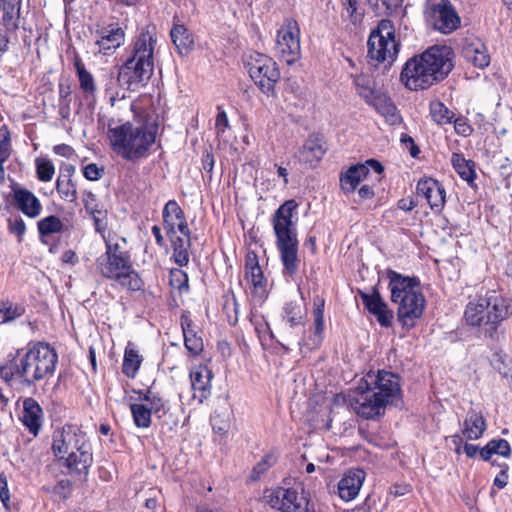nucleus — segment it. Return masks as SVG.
Segmentation results:
<instances>
[{"instance_id":"obj_1","label":"nucleus","mask_w":512,"mask_h":512,"mask_svg":"<svg viewBox=\"0 0 512 512\" xmlns=\"http://www.w3.org/2000/svg\"><path fill=\"white\" fill-rule=\"evenodd\" d=\"M136 113V108L132 105ZM137 125L131 122L108 124V138L112 150L121 158L135 161L145 158L155 143L158 132L157 116L148 111L135 114Z\"/></svg>"},{"instance_id":"obj_2","label":"nucleus","mask_w":512,"mask_h":512,"mask_svg":"<svg viewBox=\"0 0 512 512\" xmlns=\"http://www.w3.org/2000/svg\"><path fill=\"white\" fill-rule=\"evenodd\" d=\"M58 363L56 350L48 343L29 344L26 351H17L9 364L0 366V377L10 383L18 381L23 387H32L37 382L54 375Z\"/></svg>"},{"instance_id":"obj_3","label":"nucleus","mask_w":512,"mask_h":512,"mask_svg":"<svg viewBox=\"0 0 512 512\" xmlns=\"http://www.w3.org/2000/svg\"><path fill=\"white\" fill-rule=\"evenodd\" d=\"M512 316V299L496 291H486L471 299L464 310L465 323L479 329L484 340L498 342L501 324Z\"/></svg>"},{"instance_id":"obj_4","label":"nucleus","mask_w":512,"mask_h":512,"mask_svg":"<svg viewBox=\"0 0 512 512\" xmlns=\"http://www.w3.org/2000/svg\"><path fill=\"white\" fill-rule=\"evenodd\" d=\"M451 49L433 46L409 59L400 74L401 82L410 90H423L442 81L451 72Z\"/></svg>"},{"instance_id":"obj_5","label":"nucleus","mask_w":512,"mask_h":512,"mask_svg":"<svg viewBox=\"0 0 512 512\" xmlns=\"http://www.w3.org/2000/svg\"><path fill=\"white\" fill-rule=\"evenodd\" d=\"M104 240L106 251L97 260L100 274L116 282L123 289L141 290L143 281L133 268L126 238L110 233Z\"/></svg>"},{"instance_id":"obj_6","label":"nucleus","mask_w":512,"mask_h":512,"mask_svg":"<svg viewBox=\"0 0 512 512\" xmlns=\"http://www.w3.org/2000/svg\"><path fill=\"white\" fill-rule=\"evenodd\" d=\"M298 204L295 200L285 201L274 213L273 229L276 235V247L283 265V275L294 279L300 267L298 239L292 216Z\"/></svg>"},{"instance_id":"obj_7","label":"nucleus","mask_w":512,"mask_h":512,"mask_svg":"<svg viewBox=\"0 0 512 512\" xmlns=\"http://www.w3.org/2000/svg\"><path fill=\"white\" fill-rule=\"evenodd\" d=\"M52 451L70 473H87L93 462L91 444L84 431L75 425H66L53 433Z\"/></svg>"},{"instance_id":"obj_8","label":"nucleus","mask_w":512,"mask_h":512,"mask_svg":"<svg viewBox=\"0 0 512 512\" xmlns=\"http://www.w3.org/2000/svg\"><path fill=\"white\" fill-rule=\"evenodd\" d=\"M391 301L397 305V318L402 326L411 329L416 321L421 318L425 308V298L418 290L419 280L416 277L403 276L402 274L387 269Z\"/></svg>"},{"instance_id":"obj_9","label":"nucleus","mask_w":512,"mask_h":512,"mask_svg":"<svg viewBox=\"0 0 512 512\" xmlns=\"http://www.w3.org/2000/svg\"><path fill=\"white\" fill-rule=\"evenodd\" d=\"M156 40L148 32H141L133 44L130 56L118 68L122 85L129 91H138L150 80L154 71L153 53Z\"/></svg>"},{"instance_id":"obj_10","label":"nucleus","mask_w":512,"mask_h":512,"mask_svg":"<svg viewBox=\"0 0 512 512\" xmlns=\"http://www.w3.org/2000/svg\"><path fill=\"white\" fill-rule=\"evenodd\" d=\"M368 57L378 63H392L397 54L399 43L395 40L393 24L390 20H381L377 29L369 36Z\"/></svg>"},{"instance_id":"obj_11","label":"nucleus","mask_w":512,"mask_h":512,"mask_svg":"<svg viewBox=\"0 0 512 512\" xmlns=\"http://www.w3.org/2000/svg\"><path fill=\"white\" fill-rule=\"evenodd\" d=\"M424 14L437 31L449 34L460 27L461 19L449 0H426Z\"/></svg>"},{"instance_id":"obj_12","label":"nucleus","mask_w":512,"mask_h":512,"mask_svg":"<svg viewBox=\"0 0 512 512\" xmlns=\"http://www.w3.org/2000/svg\"><path fill=\"white\" fill-rule=\"evenodd\" d=\"M249 75L258 88L268 97L276 95L275 85L280 80L277 63L264 54L257 56L249 63Z\"/></svg>"},{"instance_id":"obj_13","label":"nucleus","mask_w":512,"mask_h":512,"mask_svg":"<svg viewBox=\"0 0 512 512\" xmlns=\"http://www.w3.org/2000/svg\"><path fill=\"white\" fill-rule=\"evenodd\" d=\"M265 498L272 508L282 512H316L303 490L298 492L294 488L278 487L267 491Z\"/></svg>"},{"instance_id":"obj_14","label":"nucleus","mask_w":512,"mask_h":512,"mask_svg":"<svg viewBox=\"0 0 512 512\" xmlns=\"http://www.w3.org/2000/svg\"><path fill=\"white\" fill-rule=\"evenodd\" d=\"M349 404L357 415L374 419L384 414L386 406L373 389L361 379L354 391L349 394Z\"/></svg>"},{"instance_id":"obj_15","label":"nucleus","mask_w":512,"mask_h":512,"mask_svg":"<svg viewBox=\"0 0 512 512\" xmlns=\"http://www.w3.org/2000/svg\"><path fill=\"white\" fill-rule=\"evenodd\" d=\"M349 404L357 415L374 419L384 414L386 406L373 389L361 379L354 391L349 394Z\"/></svg>"},{"instance_id":"obj_16","label":"nucleus","mask_w":512,"mask_h":512,"mask_svg":"<svg viewBox=\"0 0 512 512\" xmlns=\"http://www.w3.org/2000/svg\"><path fill=\"white\" fill-rule=\"evenodd\" d=\"M276 51L280 58L289 66L300 57V29L298 22L286 19L277 32Z\"/></svg>"},{"instance_id":"obj_17","label":"nucleus","mask_w":512,"mask_h":512,"mask_svg":"<svg viewBox=\"0 0 512 512\" xmlns=\"http://www.w3.org/2000/svg\"><path fill=\"white\" fill-rule=\"evenodd\" d=\"M362 379L383 400L385 406L394 404L401 397L399 377L392 372L385 370L377 373L369 372Z\"/></svg>"},{"instance_id":"obj_18","label":"nucleus","mask_w":512,"mask_h":512,"mask_svg":"<svg viewBox=\"0 0 512 512\" xmlns=\"http://www.w3.org/2000/svg\"><path fill=\"white\" fill-rule=\"evenodd\" d=\"M357 94L382 115H395L396 107L375 87L374 79L366 74L353 77Z\"/></svg>"},{"instance_id":"obj_19","label":"nucleus","mask_w":512,"mask_h":512,"mask_svg":"<svg viewBox=\"0 0 512 512\" xmlns=\"http://www.w3.org/2000/svg\"><path fill=\"white\" fill-rule=\"evenodd\" d=\"M359 295L365 308L377 318L381 326H391L393 312L388 309L387 303L381 297L376 286L372 288L371 293L359 291Z\"/></svg>"},{"instance_id":"obj_20","label":"nucleus","mask_w":512,"mask_h":512,"mask_svg":"<svg viewBox=\"0 0 512 512\" xmlns=\"http://www.w3.org/2000/svg\"><path fill=\"white\" fill-rule=\"evenodd\" d=\"M416 192L427 201L433 211L440 212L443 209L446 192L437 180L430 177L421 178L417 183Z\"/></svg>"},{"instance_id":"obj_21","label":"nucleus","mask_w":512,"mask_h":512,"mask_svg":"<svg viewBox=\"0 0 512 512\" xmlns=\"http://www.w3.org/2000/svg\"><path fill=\"white\" fill-rule=\"evenodd\" d=\"M245 278L252 287L253 295L260 300L264 299L267 294V281L259 265L258 256L253 251L248 252L246 255Z\"/></svg>"},{"instance_id":"obj_22","label":"nucleus","mask_w":512,"mask_h":512,"mask_svg":"<svg viewBox=\"0 0 512 512\" xmlns=\"http://www.w3.org/2000/svg\"><path fill=\"white\" fill-rule=\"evenodd\" d=\"M365 480L362 469H350L338 482V494L344 501H351L357 497Z\"/></svg>"},{"instance_id":"obj_23","label":"nucleus","mask_w":512,"mask_h":512,"mask_svg":"<svg viewBox=\"0 0 512 512\" xmlns=\"http://www.w3.org/2000/svg\"><path fill=\"white\" fill-rule=\"evenodd\" d=\"M193 398L202 403L211 393L212 373L206 366H199L190 372Z\"/></svg>"},{"instance_id":"obj_24","label":"nucleus","mask_w":512,"mask_h":512,"mask_svg":"<svg viewBox=\"0 0 512 512\" xmlns=\"http://www.w3.org/2000/svg\"><path fill=\"white\" fill-rule=\"evenodd\" d=\"M82 201L86 212L93 220L96 232L103 234L108 225L107 211L97 201L96 195L91 191L83 192Z\"/></svg>"},{"instance_id":"obj_25","label":"nucleus","mask_w":512,"mask_h":512,"mask_svg":"<svg viewBox=\"0 0 512 512\" xmlns=\"http://www.w3.org/2000/svg\"><path fill=\"white\" fill-rule=\"evenodd\" d=\"M43 411L39 403L33 398H26L23 401V412L21 420L23 425L36 436L41 428Z\"/></svg>"},{"instance_id":"obj_26","label":"nucleus","mask_w":512,"mask_h":512,"mask_svg":"<svg viewBox=\"0 0 512 512\" xmlns=\"http://www.w3.org/2000/svg\"><path fill=\"white\" fill-rule=\"evenodd\" d=\"M98 51L104 55L112 54L124 41V31L119 28H103L97 32Z\"/></svg>"},{"instance_id":"obj_27","label":"nucleus","mask_w":512,"mask_h":512,"mask_svg":"<svg viewBox=\"0 0 512 512\" xmlns=\"http://www.w3.org/2000/svg\"><path fill=\"white\" fill-rule=\"evenodd\" d=\"M22 0H0V24L7 32H14L19 27Z\"/></svg>"},{"instance_id":"obj_28","label":"nucleus","mask_w":512,"mask_h":512,"mask_svg":"<svg viewBox=\"0 0 512 512\" xmlns=\"http://www.w3.org/2000/svg\"><path fill=\"white\" fill-rule=\"evenodd\" d=\"M326 150L327 147L323 139L318 135H311L300 149L299 158L301 161L313 166L322 159Z\"/></svg>"},{"instance_id":"obj_29","label":"nucleus","mask_w":512,"mask_h":512,"mask_svg":"<svg viewBox=\"0 0 512 512\" xmlns=\"http://www.w3.org/2000/svg\"><path fill=\"white\" fill-rule=\"evenodd\" d=\"M13 199L16 207L25 215L34 218L41 212L42 206L38 198L29 190H14Z\"/></svg>"},{"instance_id":"obj_30","label":"nucleus","mask_w":512,"mask_h":512,"mask_svg":"<svg viewBox=\"0 0 512 512\" xmlns=\"http://www.w3.org/2000/svg\"><path fill=\"white\" fill-rule=\"evenodd\" d=\"M75 172L73 165H67L56 180V190L60 198L66 202H74L77 199V188L72 176Z\"/></svg>"},{"instance_id":"obj_31","label":"nucleus","mask_w":512,"mask_h":512,"mask_svg":"<svg viewBox=\"0 0 512 512\" xmlns=\"http://www.w3.org/2000/svg\"><path fill=\"white\" fill-rule=\"evenodd\" d=\"M369 170L365 164H356L349 167L340 176V186L345 194L355 191L360 182L367 178Z\"/></svg>"},{"instance_id":"obj_32","label":"nucleus","mask_w":512,"mask_h":512,"mask_svg":"<svg viewBox=\"0 0 512 512\" xmlns=\"http://www.w3.org/2000/svg\"><path fill=\"white\" fill-rule=\"evenodd\" d=\"M486 430V422L481 413L470 410L463 422L462 434L467 440L481 438Z\"/></svg>"},{"instance_id":"obj_33","label":"nucleus","mask_w":512,"mask_h":512,"mask_svg":"<svg viewBox=\"0 0 512 512\" xmlns=\"http://www.w3.org/2000/svg\"><path fill=\"white\" fill-rule=\"evenodd\" d=\"M181 328L186 349L193 355L200 354L203 350L202 338L197 335L192 320L186 314L181 316Z\"/></svg>"},{"instance_id":"obj_34","label":"nucleus","mask_w":512,"mask_h":512,"mask_svg":"<svg viewBox=\"0 0 512 512\" xmlns=\"http://www.w3.org/2000/svg\"><path fill=\"white\" fill-rule=\"evenodd\" d=\"M142 362L143 356L139 353L137 347L132 342H128L124 351L122 373L128 378L134 379Z\"/></svg>"},{"instance_id":"obj_35","label":"nucleus","mask_w":512,"mask_h":512,"mask_svg":"<svg viewBox=\"0 0 512 512\" xmlns=\"http://www.w3.org/2000/svg\"><path fill=\"white\" fill-rule=\"evenodd\" d=\"M306 308L297 302L286 303L283 307L282 319L289 328H300L304 332Z\"/></svg>"},{"instance_id":"obj_36","label":"nucleus","mask_w":512,"mask_h":512,"mask_svg":"<svg viewBox=\"0 0 512 512\" xmlns=\"http://www.w3.org/2000/svg\"><path fill=\"white\" fill-rule=\"evenodd\" d=\"M104 91L113 105L115 101L125 99L127 88L122 85L120 72L110 71L105 75Z\"/></svg>"},{"instance_id":"obj_37","label":"nucleus","mask_w":512,"mask_h":512,"mask_svg":"<svg viewBox=\"0 0 512 512\" xmlns=\"http://www.w3.org/2000/svg\"><path fill=\"white\" fill-rule=\"evenodd\" d=\"M462 53L466 61L472 63L475 67L482 69L490 63L487 49L480 42L466 44L463 47Z\"/></svg>"},{"instance_id":"obj_38","label":"nucleus","mask_w":512,"mask_h":512,"mask_svg":"<svg viewBox=\"0 0 512 512\" xmlns=\"http://www.w3.org/2000/svg\"><path fill=\"white\" fill-rule=\"evenodd\" d=\"M173 44L179 54H187L193 47L194 41L183 25H175L170 32Z\"/></svg>"},{"instance_id":"obj_39","label":"nucleus","mask_w":512,"mask_h":512,"mask_svg":"<svg viewBox=\"0 0 512 512\" xmlns=\"http://www.w3.org/2000/svg\"><path fill=\"white\" fill-rule=\"evenodd\" d=\"M451 163L455 171L459 174V176L467 181L468 183L473 182L476 173H475V163L471 160H466L462 154L453 153L451 157Z\"/></svg>"},{"instance_id":"obj_40","label":"nucleus","mask_w":512,"mask_h":512,"mask_svg":"<svg viewBox=\"0 0 512 512\" xmlns=\"http://www.w3.org/2000/svg\"><path fill=\"white\" fill-rule=\"evenodd\" d=\"M324 305L325 300L317 295L313 298V316H314V337L317 341H321V336L324 330Z\"/></svg>"},{"instance_id":"obj_41","label":"nucleus","mask_w":512,"mask_h":512,"mask_svg":"<svg viewBox=\"0 0 512 512\" xmlns=\"http://www.w3.org/2000/svg\"><path fill=\"white\" fill-rule=\"evenodd\" d=\"M430 115L440 125L450 124L454 118V113L438 100L430 103Z\"/></svg>"},{"instance_id":"obj_42","label":"nucleus","mask_w":512,"mask_h":512,"mask_svg":"<svg viewBox=\"0 0 512 512\" xmlns=\"http://www.w3.org/2000/svg\"><path fill=\"white\" fill-rule=\"evenodd\" d=\"M184 211L178 205L175 200H169L164 208H163V219L164 223L167 225V232L174 231L175 223L172 221L173 217L175 220L184 218Z\"/></svg>"},{"instance_id":"obj_43","label":"nucleus","mask_w":512,"mask_h":512,"mask_svg":"<svg viewBox=\"0 0 512 512\" xmlns=\"http://www.w3.org/2000/svg\"><path fill=\"white\" fill-rule=\"evenodd\" d=\"M134 423L139 428H148L151 424V409L144 404H131Z\"/></svg>"},{"instance_id":"obj_44","label":"nucleus","mask_w":512,"mask_h":512,"mask_svg":"<svg viewBox=\"0 0 512 512\" xmlns=\"http://www.w3.org/2000/svg\"><path fill=\"white\" fill-rule=\"evenodd\" d=\"M37 226L41 236H48L51 234L59 233L63 229L62 221L54 215H50L41 219Z\"/></svg>"},{"instance_id":"obj_45","label":"nucleus","mask_w":512,"mask_h":512,"mask_svg":"<svg viewBox=\"0 0 512 512\" xmlns=\"http://www.w3.org/2000/svg\"><path fill=\"white\" fill-rule=\"evenodd\" d=\"M36 174L40 181L48 182L50 181L55 173V168L53 163L49 159L45 158H37L36 161Z\"/></svg>"},{"instance_id":"obj_46","label":"nucleus","mask_w":512,"mask_h":512,"mask_svg":"<svg viewBox=\"0 0 512 512\" xmlns=\"http://www.w3.org/2000/svg\"><path fill=\"white\" fill-rule=\"evenodd\" d=\"M276 462L274 454H266L262 459L253 467L250 479L253 481L259 480Z\"/></svg>"},{"instance_id":"obj_47","label":"nucleus","mask_w":512,"mask_h":512,"mask_svg":"<svg viewBox=\"0 0 512 512\" xmlns=\"http://www.w3.org/2000/svg\"><path fill=\"white\" fill-rule=\"evenodd\" d=\"M79 86L86 97L94 96L96 92V85L94 81V77L88 71L81 72L77 74Z\"/></svg>"},{"instance_id":"obj_48","label":"nucleus","mask_w":512,"mask_h":512,"mask_svg":"<svg viewBox=\"0 0 512 512\" xmlns=\"http://www.w3.org/2000/svg\"><path fill=\"white\" fill-rule=\"evenodd\" d=\"M24 308L19 305H13L9 301H2L0 302V312L4 314V321H12L24 313Z\"/></svg>"},{"instance_id":"obj_49","label":"nucleus","mask_w":512,"mask_h":512,"mask_svg":"<svg viewBox=\"0 0 512 512\" xmlns=\"http://www.w3.org/2000/svg\"><path fill=\"white\" fill-rule=\"evenodd\" d=\"M342 5L346 9L350 21L353 24L358 23L362 19V13L358 12V0H342Z\"/></svg>"},{"instance_id":"obj_50","label":"nucleus","mask_w":512,"mask_h":512,"mask_svg":"<svg viewBox=\"0 0 512 512\" xmlns=\"http://www.w3.org/2000/svg\"><path fill=\"white\" fill-rule=\"evenodd\" d=\"M491 444L494 453L505 458H508L511 455V447L507 440L505 439H493L489 441Z\"/></svg>"},{"instance_id":"obj_51","label":"nucleus","mask_w":512,"mask_h":512,"mask_svg":"<svg viewBox=\"0 0 512 512\" xmlns=\"http://www.w3.org/2000/svg\"><path fill=\"white\" fill-rule=\"evenodd\" d=\"M104 170L99 168L97 164L90 163L83 168V175L90 181H96L102 177Z\"/></svg>"},{"instance_id":"obj_52","label":"nucleus","mask_w":512,"mask_h":512,"mask_svg":"<svg viewBox=\"0 0 512 512\" xmlns=\"http://www.w3.org/2000/svg\"><path fill=\"white\" fill-rule=\"evenodd\" d=\"M148 409H151V414L154 413L158 418H161L167 412V407L165 403L158 396H153Z\"/></svg>"},{"instance_id":"obj_53","label":"nucleus","mask_w":512,"mask_h":512,"mask_svg":"<svg viewBox=\"0 0 512 512\" xmlns=\"http://www.w3.org/2000/svg\"><path fill=\"white\" fill-rule=\"evenodd\" d=\"M218 110L219 113L217 114L216 117L215 128L217 134L220 135L223 134L225 129L229 126V121L226 112L220 107H218Z\"/></svg>"},{"instance_id":"obj_54","label":"nucleus","mask_w":512,"mask_h":512,"mask_svg":"<svg viewBox=\"0 0 512 512\" xmlns=\"http://www.w3.org/2000/svg\"><path fill=\"white\" fill-rule=\"evenodd\" d=\"M173 258L180 267L186 266L189 263L188 248H174Z\"/></svg>"},{"instance_id":"obj_55","label":"nucleus","mask_w":512,"mask_h":512,"mask_svg":"<svg viewBox=\"0 0 512 512\" xmlns=\"http://www.w3.org/2000/svg\"><path fill=\"white\" fill-rule=\"evenodd\" d=\"M10 499L9 494V488H8V482L6 479V476L4 473L0 474V500L2 501L3 505L7 507V503Z\"/></svg>"},{"instance_id":"obj_56","label":"nucleus","mask_w":512,"mask_h":512,"mask_svg":"<svg viewBox=\"0 0 512 512\" xmlns=\"http://www.w3.org/2000/svg\"><path fill=\"white\" fill-rule=\"evenodd\" d=\"M71 490V482L68 479L60 480L54 487V492L63 498H66Z\"/></svg>"},{"instance_id":"obj_57","label":"nucleus","mask_w":512,"mask_h":512,"mask_svg":"<svg viewBox=\"0 0 512 512\" xmlns=\"http://www.w3.org/2000/svg\"><path fill=\"white\" fill-rule=\"evenodd\" d=\"M455 131L463 136H468L473 131V128L468 125L464 119L458 118L454 120Z\"/></svg>"},{"instance_id":"obj_58","label":"nucleus","mask_w":512,"mask_h":512,"mask_svg":"<svg viewBox=\"0 0 512 512\" xmlns=\"http://www.w3.org/2000/svg\"><path fill=\"white\" fill-rule=\"evenodd\" d=\"M171 276H172V281H174V279L177 278V281L179 282L177 285L178 289L181 290L183 287L188 289V276L185 272H183L182 270H179V269L172 270Z\"/></svg>"},{"instance_id":"obj_59","label":"nucleus","mask_w":512,"mask_h":512,"mask_svg":"<svg viewBox=\"0 0 512 512\" xmlns=\"http://www.w3.org/2000/svg\"><path fill=\"white\" fill-rule=\"evenodd\" d=\"M508 465H504L502 470L499 472V474L494 479V485L497 486L499 489H503L506 487L508 483Z\"/></svg>"},{"instance_id":"obj_60","label":"nucleus","mask_w":512,"mask_h":512,"mask_svg":"<svg viewBox=\"0 0 512 512\" xmlns=\"http://www.w3.org/2000/svg\"><path fill=\"white\" fill-rule=\"evenodd\" d=\"M9 227L10 231L18 237H22L26 230L24 221L22 219H15L14 221H10Z\"/></svg>"},{"instance_id":"obj_61","label":"nucleus","mask_w":512,"mask_h":512,"mask_svg":"<svg viewBox=\"0 0 512 512\" xmlns=\"http://www.w3.org/2000/svg\"><path fill=\"white\" fill-rule=\"evenodd\" d=\"M53 150L55 154L63 156L65 158H70L74 154L73 148L67 144L56 145L54 146Z\"/></svg>"},{"instance_id":"obj_62","label":"nucleus","mask_w":512,"mask_h":512,"mask_svg":"<svg viewBox=\"0 0 512 512\" xmlns=\"http://www.w3.org/2000/svg\"><path fill=\"white\" fill-rule=\"evenodd\" d=\"M406 140H409V145H410V147H409V152H410V155H411L412 157H417V156H418V154L420 153V150H419V148L417 147V145L415 144L414 140H413L410 136H408V135H406V134H403V135L401 136V142H402L403 144H406Z\"/></svg>"},{"instance_id":"obj_63","label":"nucleus","mask_w":512,"mask_h":512,"mask_svg":"<svg viewBox=\"0 0 512 512\" xmlns=\"http://www.w3.org/2000/svg\"><path fill=\"white\" fill-rule=\"evenodd\" d=\"M360 200L371 199L374 196V191L369 185H363L358 190Z\"/></svg>"},{"instance_id":"obj_64","label":"nucleus","mask_w":512,"mask_h":512,"mask_svg":"<svg viewBox=\"0 0 512 512\" xmlns=\"http://www.w3.org/2000/svg\"><path fill=\"white\" fill-rule=\"evenodd\" d=\"M203 169L207 172H211L214 166V157L211 153H206L202 158Z\"/></svg>"}]
</instances>
